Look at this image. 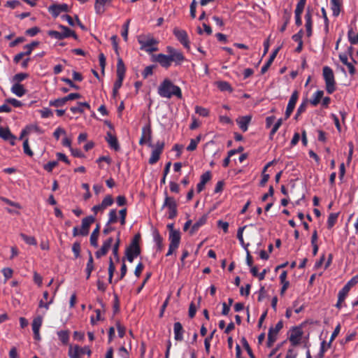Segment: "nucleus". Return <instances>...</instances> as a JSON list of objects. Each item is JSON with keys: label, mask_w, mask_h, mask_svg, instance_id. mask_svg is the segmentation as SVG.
<instances>
[{"label": "nucleus", "mask_w": 358, "mask_h": 358, "mask_svg": "<svg viewBox=\"0 0 358 358\" xmlns=\"http://www.w3.org/2000/svg\"><path fill=\"white\" fill-rule=\"evenodd\" d=\"M166 52L168 55L162 53L153 55L152 61L158 63L162 67L167 69L173 62L175 66H180L185 60V57L182 52L172 46L166 47Z\"/></svg>", "instance_id": "obj_1"}, {"label": "nucleus", "mask_w": 358, "mask_h": 358, "mask_svg": "<svg viewBox=\"0 0 358 358\" xmlns=\"http://www.w3.org/2000/svg\"><path fill=\"white\" fill-rule=\"evenodd\" d=\"M158 94L161 97L170 99L176 96L178 99L182 96L181 89L173 84L169 79H164L158 87Z\"/></svg>", "instance_id": "obj_2"}, {"label": "nucleus", "mask_w": 358, "mask_h": 358, "mask_svg": "<svg viewBox=\"0 0 358 358\" xmlns=\"http://www.w3.org/2000/svg\"><path fill=\"white\" fill-rule=\"evenodd\" d=\"M141 240V234H136L131 243L129 244V247L127 248L125 251V256L127 259L130 262L132 263L134 262V259L140 255L141 252V250L139 245V242Z\"/></svg>", "instance_id": "obj_3"}, {"label": "nucleus", "mask_w": 358, "mask_h": 358, "mask_svg": "<svg viewBox=\"0 0 358 358\" xmlns=\"http://www.w3.org/2000/svg\"><path fill=\"white\" fill-rule=\"evenodd\" d=\"M126 72V68L123 62L122 59L120 57H118L117 62V80L114 83L113 89V96H115L117 93L119 89L122 87L123 80L124 78Z\"/></svg>", "instance_id": "obj_4"}, {"label": "nucleus", "mask_w": 358, "mask_h": 358, "mask_svg": "<svg viewBox=\"0 0 358 358\" xmlns=\"http://www.w3.org/2000/svg\"><path fill=\"white\" fill-rule=\"evenodd\" d=\"M322 75L326 85V90L331 94L336 90V81L333 70L327 66L323 67Z\"/></svg>", "instance_id": "obj_5"}, {"label": "nucleus", "mask_w": 358, "mask_h": 358, "mask_svg": "<svg viewBox=\"0 0 358 358\" xmlns=\"http://www.w3.org/2000/svg\"><path fill=\"white\" fill-rule=\"evenodd\" d=\"M59 28L62 30L61 31L50 30L48 32V36L57 40H62L70 36H72L75 39H78V36L76 32L69 27L59 24Z\"/></svg>", "instance_id": "obj_6"}, {"label": "nucleus", "mask_w": 358, "mask_h": 358, "mask_svg": "<svg viewBox=\"0 0 358 358\" xmlns=\"http://www.w3.org/2000/svg\"><path fill=\"white\" fill-rule=\"evenodd\" d=\"M165 199L162 208H167L169 209L168 217L169 219H174L178 215L177 203L173 197L169 196L167 192H164Z\"/></svg>", "instance_id": "obj_7"}, {"label": "nucleus", "mask_w": 358, "mask_h": 358, "mask_svg": "<svg viewBox=\"0 0 358 358\" xmlns=\"http://www.w3.org/2000/svg\"><path fill=\"white\" fill-rule=\"evenodd\" d=\"M138 43L141 45V50H145L146 52L151 53L158 50L157 45L159 42L154 38L146 40L138 39Z\"/></svg>", "instance_id": "obj_8"}, {"label": "nucleus", "mask_w": 358, "mask_h": 358, "mask_svg": "<svg viewBox=\"0 0 358 358\" xmlns=\"http://www.w3.org/2000/svg\"><path fill=\"white\" fill-rule=\"evenodd\" d=\"M173 34L185 48L188 50L190 49L188 35L185 30L175 28L173 29Z\"/></svg>", "instance_id": "obj_9"}, {"label": "nucleus", "mask_w": 358, "mask_h": 358, "mask_svg": "<svg viewBox=\"0 0 358 358\" xmlns=\"http://www.w3.org/2000/svg\"><path fill=\"white\" fill-rule=\"evenodd\" d=\"M113 199L111 195H107L99 205L92 207V211L94 212V215L98 213L99 211H103L107 207L110 206L113 203Z\"/></svg>", "instance_id": "obj_10"}, {"label": "nucleus", "mask_w": 358, "mask_h": 358, "mask_svg": "<svg viewBox=\"0 0 358 358\" xmlns=\"http://www.w3.org/2000/svg\"><path fill=\"white\" fill-rule=\"evenodd\" d=\"M303 336V331L300 327H294L292 329L289 340L293 346L298 345Z\"/></svg>", "instance_id": "obj_11"}, {"label": "nucleus", "mask_w": 358, "mask_h": 358, "mask_svg": "<svg viewBox=\"0 0 358 358\" xmlns=\"http://www.w3.org/2000/svg\"><path fill=\"white\" fill-rule=\"evenodd\" d=\"M95 222V216L90 215L82 220L81 229H80V236H87L90 231V225Z\"/></svg>", "instance_id": "obj_12"}, {"label": "nucleus", "mask_w": 358, "mask_h": 358, "mask_svg": "<svg viewBox=\"0 0 358 358\" xmlns=\"http://www.w3.org/2000/svg\"><path fill=\"white\" fill-rule=\"evenodd\" d=\"M298 99L299 92L296 90H295L292 92L289 100L288 104L287 106V108L285 113V119H287L290 117L291 114L292 113L295 108Z\"/></svg>", "instance_id": "obj_13"}, {"label": "nucleus", "mask_w": 358, "mask_h": 358, "mask_svg": "<svg viewBox=\"0 0 358 358\" xmlns=\"http://www.w3.org/2000/svg\"><path fill=\"white\" fill-rule=\"evenodd\" d=\"M48 11L51 13V15L54 17H57L62 12H69V8L66 3H62V4L55 3V4H52L49 6Z\"/></svg>", "instance_id": "obj_14"}, {"label": "nucleus", "mask_w": 358, "mask_h": 358, "mask_svg": "<svg viewBox=\"0 0 358 358\" xmlns=\"http://www.w3.org/2000/svg\"><path fill=\"white\" fill-rule=\"evenodd\" d=\"M152 130L150 125H145L142 128L141 137L139 140L140 144L150 143Z\"/></svg>", "instance_id": "obj_15"}, {"label": "nucleus", "mask_w": 358, "mask_h": 358, "mask_svg": "<svg viewBox=\"0 0 358 358\" xmlns=\"http://www.w3.org/2000/svg\"><path fill=\"white\" fill-rule=\"evenodd\" d=\"M0 138L8 141L13 145L15 143L16 136L10 132L8 127H0Z\"/></svg>", "instance_id": "obj_16"}, {"label": "nucleus", "mask_w": 358, "mask_h": 358, "mask_svg": "<svg viewBox=\"0 0 358 358\" xmlns=\"http://www.w3.org/2000/svg\"><path fill=\"white\" fill-rule=\"evenodd\" d=\"M212 174L210 171H206L201 176L200 182L197 184L196 190L198 193L202 192L206 184L211 179Z\"/></svg>", "instance_id": "obj_17"}, {"label": "nucleus", "mask_w": 358, "mask_h": 358, "mask_svg": "<svg viewBox=\"0 0 358 358\" xmlns=\"http://www.w3.org/2000/svg\"><path fill=\"white\" fill-rule=\"evenodd\" d=\"M252 116L251 115H245L239 117L236 119V122L239 127V128L243 131L245 132L248 129V125L251 122Z\"/></svg>", "instance_id": "obj_18"}, {"label": "nucleus", "mask_w": 358, "mask_h": 358, "mask_svg": "<svg viewBox=\"0 0 358 358\" xmlns=\"http://www.w3.org/2000/svg\"><path fill=\"white\" fill-rule=\"evenodd\" d=\"M174 338L178 341L183 340L184 329L180 322H176L173 324Z\"/></svg>", "instance_id": "obj_19"}, {"label": "nucleus", "mask_w": 358, "mask_h": 358, "mask_svg": "<svg viewBox=\"0 0 358 358\" xmlns=\"http://www.w3.org/2000/svg\"><path fill=\"white\" fill-rule=\"evenodd\" d=\"M305 20H306V35L308 37H310L313 34V20H312V14L310 10H307L305 15Z\"/></svg>", "instance_id": "obj_20"}, {"label": "nucleus", "mask_w": 358, "mask_h": 358, "mask_svg": "<svg viewBox=\"0 0 358 358\" xmlns=\"http://www.w3.org/2000/svg\"><path fill=\"white\" fill-rule=\"evenodd\" d=\"M169 241H170L169 245L178 248L179 245H180V231H172V232L169 233Z\"/></svg>", "instance_id": "obj_21"}, {"label": "nucleus", "mask_w": 358, "mask_h": 358, "mask_svg": "<svg viewBox=\"0 0 358 358\" xmlns=\"http://www.w3.org/2000/svg\"><path fill=\"white\" fill-rule=\"evenodd\" d=\"M280 48V47L277 48L269 56L268 61L263 65V66L261 69V73L262 74H264L268 71V68L271 66L273 60L275 59Z\"/></svg>", "instance_id": "obj_22"}, {"label": "nucleus", "mask_w": 358, "mask_h": 358, "mask_svg": "<svg viewBox=\"0 0 358 358\" xmlns=\"http://www.w3.org/2000/svg\"><path fill=\"white\" fill-rule=\"evenodd\" d=\"M10 91L18 97H22L26 94V90L22 84L15 83L11 87Z\"/></svg>", "instance_id": "obj_23"}, {"label": "nucleus", "mask_w": 358, "mask_h": 358, "mask_svg": "<svg viewBox=\"0 0 358 358\" xmlns=\"http://www.w3.org/2000/svg\"><path fill=\"white\" fill-rule=\"evenodd\" d=\"M100 231V224H97L96 228L93 230L91 234L90 241L92 246L94 248L98 247V238Z\"/></svg>", "instance_id": "obj_24"}, {"label": "nucleus", "mask_w": 358, "mask_h": 358, "mask_svg": "<svg viewBox=\"0 0 358 358\" xmlns=\"http://www.w3.org/2000/svg\"><path fill=\"white\" fill-rule=\"evenodd\" d=\"M112 0H96L94 9L97 14H102L105 12V6L111 2Z\"/></svg>", "instance_id": "obj_25"}, {"label": "nucleus", "mask_w": 358, "mask_h": 358, "mask_svg": "<svg viewBox=\"0 0 358 358\" xmlns=\"http://www.w3.org/2000/svg\"><path fill=\"white\" fill-rule=\"evenodd\" d=\"M106 140L109 144L110 147L115 150L119 148V145L117 138L110 132H108L106 136Z\"/></svg>", "instance_id": "obj_26"}, {"label": "nucleus", "mask_w": 358, "mask_h": 358, "mask_svg": "<svg viewBox=\"0 0 358 358\" xmlns=\"http://www.w3.org/2000/svg\"><path fill=\"white\" fill-rule=\"evenodd\" d=\"M164 147V141H158L152 147L151 157H159Z\"/></svg>", "instance_id": "obj_27"}, {"label": "nucleus", "mask_w": 358, "mask_h": 358, "mask_svg": "<svg viewBox=\"0 0 358 358\" xmlns=\"http://www.w3.org/2000/svg\"><path fill=\"white\" fill-rule=\"evenodd\" d=\"M154 241L157 245V251L162 252L164 249V239L159 234L158 231H155L153 234Z\"/></svg>", "instance_id": "obj_28"}, {"label": "nucleus", "mask_w": 358, "mask_h": 358, "mask_svg": "<svg viewBox=\"0 0 358 358\" xmlns=\"http://www.w3.org/2000/svg\"><path fill=\"white\" fill-rule=\"evenodd\" d=\"M324 95V92L322 90L316 91L312 96V98L310 99V103L312 106H316L322 100Z\"/></svg>", "instance_id": "obj_29"}, {"label": "nucleus", "mask_w": 358, "mask_h": 358, "mask_svg": "<svg viewBox=\"0 0 358 358\" xmlns=\"http://www.w3.org/2000/svg\"><path fill=\"white\" fill-rule=\"evenodd\" d=\"M207 221V216L206 215H203L198 221H196L192 226V228L190 229V234H194L196 231H197L199 230V229L203 226V224H206Z\"/></svg>", "instance_id": "obj_30"}, {"label": "nucleus", "mask_w": 358, "mask_h": 358, "mask_svg": "<svg viewBox=\"0 0 358 358\" xmlns=\"http://www.w3.org/2000/svg\"><path fill=\"white\" fill-rule=\"evenodd\" d=\"M89 253V259L87 263L85 272H86V278L89 279L90 278L91 273L92 271L94 270V259L92 255L91 251H88Z\"/></svg>", "instance_id": "obj_31"}, {"label": "nucleus", "mask_w": 358, "mask_h": 358, "mask_svg": "<svg viewBox=\"0 0 358 358\" xmlns=\"http://www.w3.org/2000/svg\"><path fill=\"white\" fill-rule=\"evenodd\" d=\"M69 334L70 331L69 330H62L57 331L58 338L64 345L68 344L69 341Z\"/></svg>", "instance_id": "obj_32"}, {"label": "nucleus", "mask_w": 358, "mask_h": 358, "mask_svg": "<svg viewBox=\"0 0 358 358\" xmlns=\"http://www.w3.org/2000/svg\"><path fill=\"white\" fill-rule=\"evenodd\" d=\"M339 213H330L327 219V228L331 229L336 223L338 220Z\"/></svg>", "instance_id": "obj_33"}, {"label": "nucleus", "mask_w": 358, "mask_h": 358, "mask_svg": "<svg viewBox=\"0 0 358 358\" xmlns=\"http://www.w3.org/2000/svg\"><path fill=\"white\" fill-rule=\"evenodd\" d=\"M292 16V13L287 10H284V15L282 17L284 24L280 29V31L283 32L287 28V24L289 23V20Z\"/></svg>", "instance_id": "obj_34"}, {"label": "nucleus", "mask_w": 358, "mask_h": 358, "mask_svg": "<svg viewBox=\"0 0 358 358\" xmlns=\"http://www.w3.org/2000/svg\"><path fill=\"white\" fill-rule=\"evenodd\" d=\"M331 8L333 15L337 17L341 11V3L339 0H331Z\"/></svg>", "instance_id": "obj_35"}, {"label": "nucleus", "mask_w": 358, "mask_h": 358, "mask_svg": "<svg viewBox=\"0 0 358 358\" xmlns=\"http://www.w3.org/2000/svg\"><path fill=\"white\" fill-rule=\"evenodd\" d=\"M120 233L118 232L116 241L113 246V255H114V257L115 258L117 262L120 261V256H119V253H118L119 247H120Z\"/></svg>", "instance_id": "obj_36"}, {"label": "nucleus", "mask_w": 358, "mask_h": 358, "mask_svg": "<svg viewBox=\"0 0 358 358\" xmlns=\"http://www.w3.org/2000/svg\"><path fill=\"white\" fill-rule=\"evenodd\" d=\"M42 323H43V318L41 316H38L36 317H35L32 322V330H33V332L34 331H40V328L42 325Z\"/></svg>", "instance_id": "obj_37"}, {"label": "nucleus", "mask_w": 358, "mask_h": 358, "mask_svg": "<svg viewBox=\"0 0 358 358\" xmlns=\"http://www.w3.org/2000/svg\"><path fill=\"white\" fill-rule=\"evenodd\" d=\"M83 349H80V347L78 345H75L73 349H72V347H70V349L69 350V356L70 358H79L80 357V352L83 351Z\"/></svg>", "instance_id": "obj_38"}, {"label": "nucleus", "mask_w": 358, "mask_h": 358, "mask_svg": "<svg viewBox=\"0 0 358 358\" xmlns=\"http://www.w3.org/2000/svg\"><path fill=\"white\" fill-rule=\"evenodd\" d=\"M350 289L351 288L346 284L344 285V287L338 292V298H339V301H345Z\"/></svg>", "instance_id": "obj_39"}, {"label": "nucleus", "mask_w": 358, "mask_h": 358, "mask_svg": "<svg viewBox=\"0 0 358 358\" xmlns=\"http://www.w3.org/2000/svg\"><path fill=\"white\" fill-rule=\"evenodd\" d=\"M66 103L65 97L59 98L55 100H50L49 105L50 106L59 108L63 106Z\"/></svg>", "instance_id": "obj_40"}, {"label": "nucleus", "mask_w": 358, "mask_h": 358, "mask_svg": "<svg viewBox=\"0 0 358 358\" xmlns=\"http://www.w3.org/2000/svg\"><path fill=\"white\" fill-rule=\"evenodd\" d=\"M20 237L28 245H37V241L34 236H27V235L22 233V234H20Z\"/></svg>", "instance_id": "obj_41"}, {"label": "nucleus", "mask_w": 358, "mask_h": 358, "mask_svg": "<svg viewBox=\"0 0 358 358\" xmlns=\"http://www.w3.org/2000/svg\"><path fill=\"white\" fill-rule=\"evenodd\" d=\"M245 227H246V226L238 228V231H237V238L238 239L240 244L244 248H245V247H246V248H248L249 243H247V244L245 243L244 239H243V231L245 229Z\"/></svg>", "instance_id": "obj_42"}, {"label": "nucleus", "mask_w": 358, "mask_h": 358, "mask_svg": "<svg viewBox=\"0 0 358 358\" xmlns=\"http://www.w3.org/2000/svg\"><path fill=\"white\" fill-rule=\"evenodd\" d=\"M117 214L116 209H112L110 210L108 213V220L107 222L108 224H114L117 222Z\"/></svg>", "instance_id": "obj_43"}, {"label": "nucleus", "mask_w": 358, "mask_h": 358, "mask_svg": "<svg viewBox=\"0 0 358 358\" xmlns=\"http://www.w3.org/2000/svg\"><path fill=\"white\" fill-rule=\"evenodd\" d=\"M200 140H201L200 136H198L195 138H192L190 140L189 144L187 147V150L189 151L194 150L196 148V146H197L198 143H199Z\"/></svg>", "instance_id": "obj_44"}, {"label": "nucleus", "mask_w": 358, "mask_h": 358, "mask_svg": "<svg viewBox=\"0 0 358 358\" xmlns=\"http://www.w3.org/2000/svg\"><path fill=\"white\" fill-rule=\"evenodd\" d=\"M306 0H300L297 4L295 9V15H301L303 11L304 7L306 6Z\"/></svg>", "instance_id": "obj_45"}, {"label": "nucleus", "mask_w": 358, "mask_h": 358, "mask_svg": "<svg viewBox=\"0 0 358 358\" xmlns=\"http://www.w3.org/2000/svg\"><path fill=\"white\" fill-rule=\"evenodd\" d=\"M282 327L283 323L282 321L280 320L276 324L275 327H271L268 331H271L272 336L277 338V335Z\"/></svg>", "instance_id": "obj_46"}, {"label": "nucleus", "mask_w": 358, "mask_h": 358, "mask_svg": "<svg viewBox=\"0 0 358 358\" xmlns=\"http://www.w3.org/2000/svg\"><path fill=\"white\" fill-rule=\"evenodd\" d=\"M29 77V74L26 73H19L15 74L13 78V81L16 82V83H20L24 79Z\"/></svg>", "instance_id": "obj_47"}, {"label": "nucleus", "mask_w": 358, "mask_h": 358, "mask_svg": "<svg viewBox=\"0 0 358 358\" xmlns=\"http://www.w3.org/2000/svg\"><path fill=\"white\" fill-rule=\"evenodd\" d=\"M341 331V324H338L336 328L334 329V331H333L329 343H327V347L331 348V343L334 341V340L336 338V336L338 335Z\"/></svg>", "instance_id": "obj_48"}, {"label": "nucleus", "mask_w": 358, "mask_h": 358, "mask_svg": "<svg viewBox=\"0 0 358 358\" xmlns=\"http://www.w3.org/2000/svg\"><path fill=\"white\" fill-rule=\"evenodd\" d=\"M195 112L202 117H207L209 115V110L207 108L199 106L195 107Z\"/></svg>", "instance_id": "obj_49"}, {"label": "nucleus", "mask_w": 358, "mask_h": 358, "mask_svg": "<svg viewBox=\"0 0 358 358\" xmlns=\"http://www.w3.org/2000/svg\"><path fill=\"white\" fill-rule=\"evenodd\" d=\"M129 23H130V20H127V22L123 25V27H122L123 29L121 33V35L125 41H127V40H128V31H129Z\"/></svg>", "instance_id": "obj_50"}, {"label": "nucleus", "mask_w": 358, "mask_h": 358, "mask_svg": "<svg viewBox=\"0 0 358 358\" xmlns=\"http://www.w3.org/2000/svg\"><path fill=\"white\" fill-rule=\"evenodd\" d=\"M155 67L154 65H150L145 68L144 71L142 72V76L143 78H147L148 76H152L153 74V69Z\"/></svg>", "instance_id": "obj_51"}, {"label": "nucleus", "mask_w": 358, "mask_h": 358, "mask_svg": "<svg viewBox=\"0 0 358 358\" xmlns=\"http://www.w3.org/2000/svg\"><path fill=\"white\" fill-rule=\"evenodd\" d=\"M242 343H243V345L244 348L247 351L248 355L250 356V358H255L251 348L250 347L247 340L245 338H242Z\"/></svg>", "instance_id": "obj_52"}, {"label": "nucleus", "mask_w": 358, "mask_h": 358, "mask_svg": "<svg viewBox=\"0 0 358 358\" xmlns=\"http://www.w3.org/2000/svg\"><path fill=\"white\" fill-rule=\"evenodd\" d=\"M110 40L112 42L113 49L115 52V54L117 55V56L118 57H120V54H119V46H118L117 41V36L116 35H113L111 36Z\"/></svg>", "instance_id": "obj_53"}, {"label": "nucleus", "mask_w": 358, "mask_h": 358, "mask_svg": "<svg viewBox=\"0 0 358 358\" xmlns=\"http://www.w3.org/2000/svg\"><path fill=\"white\" fill-rule=\"evenodd\" d=\"M72 251L76 258L80 256V243L79 242H75L72 245Z\"/></svg>", "instance_id": "obj_54"}, {"label": "nucleus", "mask_w": 358, "mask_h": 358, "mask_svg": "<svg viewBox=\"0 0 358 358\" xmlns=\"http://www.w3.org/2000/svg\"><path fill=\"white\" fill-rule=\"evenodd\" d=\"M39 112L41 113V117L43 118H48L53 115L52 110L48 108H44Z\"/></svg>", "instance_id": "obj_55"}, {"label": "nucleus", "mask_w": 358, "mask_h": 358, "mask_svg": "<svg viewBox=\"0 0 358 358\" xmlns=\"http://www.w3.org/2000/svg\"><path fill=\"white\" fill-rule=\"evenodd\" d=\"M113 242V238L112 237H109L106 241H103L101 248L104 249L106 251L108 252L110 248L112 243Z\"/></svg>", "instance_id": "obj_56"}, {"label": "nucleus", "mask_w": 358, "mask_h": 358, "mask_svg": "<svg viewBox=\"0 0 358 358\" xmlns=\"http://www.w3.org/2000/svg\"><path fill=\"white\" fill-rule=\"evenodd\" d=\"M218 87L222 91H232V88L230 84L225 81L220 82L218 85Z\"/></svg>", "instance_id": "obj_57"}, {"label": "nucleus", "mask_w": 358, "mask_h": 358, "mask_svg": "<svg viewBox=\"0 0 358 358\" xmlns=\"http://www.w3.org/2000/svg\"><path fill=\"white\" fill-rule=\"evenodd\" d=\"M303 35V30L300 29L296 34H294L292 37V40L296 43L303 42L302 38Z\"/></svg>", "instance_id": "obj_58"}, {"label": "nucleus", "mask_w": 358, "mask_h": 358, "mask_svg": "<svg viewBox=\"0 0 358 358\" xmlns=\"http://www.w3.org/2000/svg\"><path fill=\"white\" fill-rule=\"evenodd\" d=\"M6 102L11 104L15 108H20L22 106V103L20 101L14 98H9L6 99Z\"/></svg>", "instance_id": "obj_59"}, {"label": "nucleus", "mask_w": 358, "mask_h": 358, "mask_svg": "<svg viewBox=\"0 0 358 358\" xmlns=\"http://www.w3.org/2000/svg\"><path fill=\"white\" fill-rule=\"evenodd\" d=\"M328 348H329L327 347V344L326 343V341H323L321 343L320 350V352L318 353L319 358H323L324 357V353L327 350Z\"/></svg>", "instance_id": "obj_60"}, {"label": "nucleus", "mask_w": 358, "mask_h": 358, "mask_svg": "<svg viewBox=\"0 0 358 358\" xmlns=\"http://www.w3.org/2000/svg\"><path fill=\"white\" fill-rule=\"evenodd\" d=\"M40 31V29L37 27H34L32 28L28 29L26 30L25 34L29 36H34Z\"/></svg>", "instance_id": "obj_61"}, {"label": "nucleus", "mask_w": 358, "mask_h": 358, "mask_svg": "<svg viewBox=\"0 0 358 358\" xmlns=\"http://www.w3.org/2000/svg\"><path fill=\"white\" fill-rule=\"evenodd\" d=\"M2 273L6 280L10 278L13 275V271L10 268H4L2 269Z\"/></svg>", "instance_id": "obj_62"}, {"label": "nucleus", "mask_w": 358, "mask_h": 358, "mask_svg": "<svg viewBox=\"0 0 358 358\" xmlns=\"http://www.w3.org/2000/svg\"><path fill=\"white\" fill-rule=\"evenodd\" d=\"M57 165V162L52 161L44 165V169L48 172H51Z\"/></svg>", "instance_id": "obj_63"}, {"label": "nucleus", "mask_w": 358, "mask_h": 358, "mask_svg": "<svg viewBox=\"0 0 358 358\" xmlns=\"http://www.w3.org/2000/svg\"><path fill=\"white\" fill-rule=\"evenodd\" d=\"M143 268H144V265H143V264L142 262H139V263L136 265V268H135V271H134V275H135L137 278H138V277L141 275V273H142V271H143Z\"/></svg>", "instance_id": "obj_64"}]
</instances>
